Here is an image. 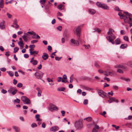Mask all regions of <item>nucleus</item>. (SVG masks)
<instances>
[{
  "label": "nucleus",
  "mask_w": 132,
  "mask_h": 132,
  "mask_svg": "<svg viewBox=\"0 0 132 132\" xmlns=\"http://www.w3.org/2000/svg\"><path fill=\"white\" fill-rule=\"evenodd\" d=\"M124 13L126 15H125L122 14L120 12L119 13L118 15L119 16L121 19H123L125 22L129 23L131 21L132 15L131 14L127 12H124Z\"/></svg>",
  "instance_id": "f257e3e1"
},
{
  "label": "nucleus",
  "mask_w": 132,
  "mask_h": 132,
  "mask_svg": "<svg viewBox=\"0 0 132 132\" xmlns=\"http://www.w3.org/2000/svg\"><path fill=\"white\" fill-rule=\"evenodd\" d=\"M75 126L78 129H80L83 128V126L82 123L79 120L76 121L75 123Z\"/></svg>",
  "instance_id": "f03ea898"
},
{
  "label": "nucleus",
  "mask_w": 132,
  "mask_h": 132,
  "mask_svg": "<svg viewBox=\"0 0 132 132\" xmlns=\"http://www.w3.org/2000/svg\"><path fill=\"white\" fill-rule=\"evenodd\" d=\"M106 38L109 42H111L113 44H114V40L116 38V37L114 35H112L111 36H108Z\"/></svg>",
  "instance_id": "7ed1b4c3"
},
{
  "label": "nucleus",
  "mask_w": 132,
  "mask_h": 132,
  "mask_svg": "<svg viewBox=\"0 0 132 132\" xmlns=\"http://www.w3.org/2000/svg\"><path fill=\"white\" fill-rule=\"evenodd\" d=\"M98 94L100 96L102 97H103V96L106 97L108 95L104 91H98Z\"/></svg>",
  "instance_id": "20e7f679"
},
{
  "label": "nucleus",
  "mask_w": 132,
  "mask_h": 132,
  "mask_svg": "<svg viewBox=\"0 0 132 132\" xmlns=\"http://www.w3.org/2000/svg\"><path fill=\"white\" fill-rule=\"evenodd\" d=\"M71 43L75 45L78 46L79 45V42L78 41L75 40L73 39H71L70 40Z\"/></svg>",
  "instance_id": "39448f33"
},
{
  "label": "nucleus",
  "mask_w": 132,
  "mask_h": 132,
  "mask_svg": "<svg viewBox=\"0 0 132 132\" xmlns=\"http://www.w3.org/2000/svg\"><path fill=\"white\" fill-rule=\"evenodd\" d=\"M81 88L83 90H93L94 89L92 88L89 87L87 86H81Z\"/></svg>",
  "instance_id": "423d86ee"
},
{
  "label": "nucleus",
  "mask_w": 132,
  "mask_h": 132,
  "mask_svg": "<svg viewBox=\"0 0 132 132\" xmlns=\"http://www.w3.org/2000/svg\"><path fill=\"white\" fill-rule=\"evenodd\" d=\"M43 73L41 72H37V76H36V78L38 79H41L42 78Z\"/></svg>",
  "instance_id": "0eeeda50"
},
{
  "label": "nucleus",
  "mask_w": 132,
  "mask_h": 132,
  "mask_svg": "<svg viewBox=\"0 0 132 132\" xmlns=\"http://www.w3.org/2000/svg\"><path fill=\"white\" fill-rule=\"evenodd\" d=\"M28 34H29L31 35H33V36H32V38L35 39L36 38L35 37V36L36 35V34L35 32L33 31H32L31 32L28 31L27 32L26 35L28 36Z\"/></svg>",
  "instance_id": "6e6552de"
},
{
  "label": "nucleus",
  "mask_w": 132,
  "mask_h": 132,
  "mask_svg": "<svg viewBox=\"0 0 132 132\" xmlns=\"http://www.w3.org/2000/svg\"><path fill=\"white\" fill-rule=\"evenodd\" d=\"M101 7L104 10H109V7L105 4H102Z\"/></svg>",
  "instance_id": "1a4fd4ad"
},
{
  "label": "nucleus",
  "mask_w": 132,
  "mask_h": 132,
  "mask_svg": "<svg viewBox=\"0 0 132 132\" xmlns=\"http://www.w3.org/2000/svg\"><path fill=\"white\" fill-rule=\"evenodd\" d=\"M76 31V33L77 36H78V35L80 34V26H78L77 28H75L74 29Z\"/></svg>",
  "instance_id": "9d476101"
},
{
  "label": "nucleus",
  "mask_w": 132,
  "mask_h": 132,
  "mask_svg": "<svg viewBox=\"0 0 132 132\" xmlns=\"http://www.w3.org/2000/svg\"><path fill=\"white\" fill-rule=\"evenodd\" d=\"M42 57L44 60H46L48 57V54L46 53H44L42 56Z\"/></svg>",
  "instance_id": "9b49d317"
},
{
  "label": "nucleus",
  "mask_w": 132,
  "mask_h": 132,
  "mask_svg": "<svg viewBox=\"0 0 132 132\" xmlns=\"http://www.w3.org/2000/svg\"><path fill=\"white\" fill-rule=\"evenodd\" d=\"M59 129V127H58L55 126L52 127L50 128V130L51 131H55Z\"/></svg>",
  "instance_id": "f8f14e48"
},
{
  "label": "nucleus",
  "mask_w": 132,
  "mask_h": 132,
  "mask_svg": "<svg viewBox=\"0 0 132 132\" xmlns=\"http://www.w3.org/2000/svg\"><path fill=\"white\" fill-rule=\"evenodd\" d=\"M113 71H108V70H107L104 72V75L108 76L110 75L111 73H113Z\"/></svg>",
  "instance_id": "ddd939ff"
},
{
  "label": "nucleus",
  "mask_w": 132,
  "mask_h": 132,
  "mask_svg": "<svg viewBox=\"0 0 132 132\" xmlns=\"http://www.w3.org/2000/svg\"><path fill=\"white\" fill-rule=\"evenodd\" d=\"M57 8L58 9L62 10L64 9V6L63 4H60L57 6Z\"/></svg>",
  "instance_id": "4468645a"
},
{
  "label": "nucleus",
  "mask_w": 132,
  "mask_h": 132,
  "mask_svg": "<svg viewBox=\"0 0 132 132\" xmlns=\"http://www.w3.org/2000/svg\"><path fill=\"white\" fill-rule=\"evenodd\" d=\"M26 100V101L23 103L24 104H30L31 102L29 98L27 97Z\"/></svg>",
  "instance_id": "2eb2a0df"
},
{
  "label": "nucleus",
  "mask_w": 132,
  "mask_h": 132,
  "mask_svg": "<svg viewBox=\"0 0 132 132\" xmlns=\"http://www.w3.org/2000/svg\"><path fill=\"white\" fill-rule=\"evenodd\" d=\"M0 28L2 29L5 28V27L4 25V22H2L0 23Z\"/></svg>",
  "instance_id": "dca6fc26"
},
{
  "label": "nucleus",
  "mask_w": 132,
  "mask_h": 132,
  "mask_svg": "<svg viewBox=\"0 0 132 132\" xmlns=\"http://www.w3.org/2000/svg\"><path fill=\"white\" fill-rule=\"evenodd\" d=\"M12 128L15 130V132H19L20 129L18 127L15 126H13L12 127Z\"/></svg>",
  "instance_id": "f3484780"
},
{
  "label": "nucleus",
  "mask_w": 132,
  "mask_h": 132,
  "mask_svg": "<svg viewBox=\"0 0 132 132\" xmlns=\"http://www.w3.org/2000/svg\"><path fill=\"white\" fill-rule=\"evenodd\" d=\"M88 12L89 13L93 14L95 13V10L93 9H89L88 10Z\"/></svg>",
  "instance_id": "a211bd4d"
},
{
  "label": "nucleus",
  "mask_w": 132,
  "mask_h": 132,
  "mask_svg": "<svg viewBox=\"0 0 132 132\" xmlns=\"http://www.w3.org/2000/svg\"><path fill=\"white\" fill-rule=\"evenodd\" d=\"M38 51H33L30 52V55H34L37 54L38 53Z\"/></svg>",
  "instance_id": "6ab92c4d"
},
{
  "label": "nucleus",
  "mask_w": 132,
  "mask_h": 132,
  "mask_svg": "<svg viewBox=\"0 0 132 132\" xmlns=\"http://www.w3.org/2000/svg\"><path fill=\"white\" fill-rule=\"evenodd\" d=\"M114 32V30L110 28L109 29V31L108 32V35H111L112 34L113 32Z\"/></svg>",
  "instance_id": "aec40b11"
},
{
  "label": "nucleus",
  "mask_w": 132,
  "mask_h": 132,
  "mask_svg": "<svg viewBox=\"0 0 132 132\" xmlns=\"http://www.w3.org/2000/svg\"><path fill=\"white\" fill-rule=\"evenodd\" d=\"M4 3L3 0H1L0 2V7L3 8L4 7Z\"/></svg>",
  "instance_id": "412c9836"
},
{
  "label": "nucleus",
  "mask_w": 132,
  "mask_h": 132,
  "mask_svg": "<svg viewBox=\"0 0 132 132\" xmlns=\"http://www.w3.org/2000/svg\"><path fill=\"white\" fill-rule=\"evenodd\" d=\"M114 67L116 68H125L123 66L120 65V64L115 65L114 66Z\"/></svg>",
  "instance_id": "4be33fe9"
},
{
  "label": "nucleus",
  "mask_w": 132,
  "mask_h": 132,
  "mask_svg": "<svg viewBox=\"0 0 132 132\" xmlns=\"http://www.w3.org/2000/svg\"><path fill=\"white\" fill-rule=\"evenodd\" d=\"M40 115L39 114H36L35 116V118H36V120L38 121H41V119H40L39 117H40Z\"/></svg>",
  "instance_id": "5701e85b"
},
{
  "label": "nucleus",
  "mask_w": 132,
  "mask_h": 132,
  "mask_svg": "<svg viewBox=\"0 0 132 132\" xmlns=\"http://www.w3.org/2000/svg\"><path fill=\"white\" fill-rule=\"evenodd\" d=\"M115 42H116V44H120V40L119 38H117L115 40Z\"/></svg>",
  "instance_id": "b1692460"
},
{
  "label": "nucleus",
  "mask_w": 132,
  "mask_h": 132,
  "mask_svg": "<svg viewBox=\"0 0 132 132\" xmlns=\"http://www.w3.org/2000/svg\"><path fill=\"white\" fill-rule=\"evenodd\" d=\"M22 38L25 42H27L28 40V38L26 35L22 36Z\"/></svg>",
  "instance_id": "393cba45"
},
{
  "label": "nucleus",
  "mask_w": 132,
  "mask_h": 132,
  "mask_svg": "<svg viewBox=\"0 0 132 132\" xmlns=\"http://www.w3.org/2000/svg\"><path fill=\"white\" fill-rule=\"evenodd\" d=\"M127 46V45L126 44H122L120 46V48H126Z\"/></svg>",
  "instance_id": "a878e982"
},
{
  "label": "nucleus",
  "mask_w": 132,
  "mask_h": 132,
  "mask_svg": "<svg viewBox=\"0 0 132 132\" xmlns=\"http://www.w3.org/2000/svg\"><path fill=\"white\" fill-rule=\"evenodd\" d=\"M85 119H86L88 122H90L92 120V118L91 117H89L85 118L84 120H85Z\"/></svg>",
  "instance_id": "bb28decb"
},
{
  "label": "nucleus",
  "mask_w": 132,
  "mask_h": 132,
  "mask_svg": "<svg viewBox=\"0 0 132 132\" xmlns=\"http://www.w3.org/2000/svg\"><path fill=\"white\" fill-rule=\"evenodd\" d=\"M115 100V98L114 97H112L111 98H110L109 100H108V101L109 103H110L112 102L113 101H114Z\"/></svg>",
  "instance_id": "cd10ccee"
},
{
  "label": "nucleus",
  "mask_w": 132,
  "mask_h": 132,
  "mask_svg": "<svg viewBox=\"0 0 132 132\" xmlns=\"http://www.w3.org/2000/svg\"><path fill=\"white\" fill-rule=\"evenodd\" d=\"M19 47H15L14 49V53H16L19 50Z\"/></svg>",
  "instance_id": "c85d7f7f"
},
{
  "label": "nucleus",
  "mask_w": 132,
  "mask_h": 132,
  "mask_svg": "<svg viewBox=\"0 0 132 132\" xmlns=\"http://www.w3.org/2000/svg\"><path fill=\"white\" fill-rule=\"evenodd\" d=\"M27 97L24 96H22L21 97V100L23 101V103H24V102L26 101V99Z\"/></svg>",
  "instance_id": "c756f323"
},
{
  "label": "nucleus",
  "mask_w": 132,
  "mask_h": 132,
  "mask_svg": "<svg viewBox=\"0 0 132 132\" xmlns=\"http://www.w3.org/2000/svg\"><path fill=\"white\" fill-rule=\"evenodd\" d=\"M102 4L100 2H97L96 3V5L98 7H101Z\"/></svg>",
  "instance_id": "7c9ffc66"
},
{
  "label": "nucleus",
  "mask_w": 132,
  "mask_h": 132,
  "mask_svg": "<svg viewBox=\"0 0 132 132\" xmlns=\"http://www.w3.org/2000/svg\"><path fill=\"white\" fill-rule=\"evenodd\" d=\"M113 88L114 90H117L119 89V87L118 86L116 85H114L113 86Z\"/></svg>",
  "instance_id": "2f4dec72"
},
{
  "label": "nucleus",
  "mask_w": 132,
  "mask_h": 132,
  "mask_svg": "<svg viewBox=\"0 0 132 132\" xmlns=\"http://www.w3.org/2000/svg\"><path fill=\"white\" fill-rule=\"evenodd\" d=\"M31 126L32 128H34L35 127H36L37 126V125L36 123H34L32 124Z\"/></svg>",
  "instance_id": "473e14b6"
},
{
  "label": "nucleus",
  "mask_w": 132,
  "mask_h": 132,
  "mask_svg": "<svg viewBox=\"0 0 132 132\" xmlns=\"http://www.w3.org/2000/svg\"><path fill=\"white\" fill-rule=\"evenodd\" d=\"M65 88L64 87L59 88L57 89L58 91H64Z\"/></svg>",
  "instance_id": "72a5a7b5"
},
{
  "label": "nucleus",
  "mask_w": 132,
  "mask_h": 132,
  "mask_svg": "<svg viewBox=\"0 0 132 132\" xmlns=\"http://www.w3.org/2000/svg\"><path fill=\"white\" fill-rule=\"evenodd\" d=\"M37 60H34L33 61L32 63H31L32 64L34 65H36L37 63Z\"/></svg>",
  "instance_id": "f704fd0d"
},
{
  "label": "nucleus",
  "mask_w": 132,
  "mask_h": 132,
  "mask_svg": "<svg viewBox=\"0 0 132 132\" xmlns=\"http://www.w3.org/2000/svg\"><path fill=\"white\" fill-rule=\"evenodd\" d=\"M53 109L54 110H55V111H57L59 110V108L56 106H53Z\"/></svg>",
  "instance_id": "c9c22d12"
},
{
  "label": "nucleus",
  "mask_w": 132,
  "mask_h": 132,
  "mask_svg": "<svg viewBox=\"0 0 132 132\" xmlns=\"http://www.w3.org/2000/svg\"><path fill=\"white\" fill-rule=\"evenodd\" d=\"M18 44L19 46H23L24 44L22 42H18Z\"/></svg>",
  "instance_id": "e433bc0d"
},
{
  "label": "nucleus",
  "mask_w": 132,
  "mask_h": 132,
  "mask_svg": "<svg viewBox=\"0 0 132 132\" xmlns=\"http://www.w3.org/2000/svg\"><path fill=\"white\" fill-rule=\"evenodd\" d=\"M46 1V0H40V1L39 2L41 4H44Z\"/></svg>",
  "instance_id": "4c0bfd02"
},
{
  "label": "nucleus",
  "mask_w": 132,
  "mask_h": 132,
  "mask_svg": "<svg viewBox=\"0 0 132 132\" xmlns=\"http://www.w3.org/2000/svg\"><path fill=\"white\" fill-rule=\"evenodd\" d=\"M94 32H99L101 31V30L98 28H95L94 29Z\"/></svg>",
  "instance_id": "58836bf2"
},
{
  "label": "nucleus",
  "mask_w": 132,
  "mask_h": 132,
  "mask_svg": "<svg viewBox=\"0 0 132 132\" xmlns=\"http://www.w3.org/2000/svg\"><path fill=\"white\" fill-rule=\"evenodd\" d=\"M127 64L128 65L132 66V61H128L127 63Z\"/></svg>",
  "instance_id": "ea45409f"
},
{
  "label": "nucleus",
  "mask_w": 132,
  "mask_h": 132,
  "mask_svg": "<svg viewBox=\"0 0 132 132\" xmlns=\"http://www.w3.org/2000/svg\"><path fill=\"white\" fill-rule=\"evenodd\" d=\"M63 16L62 14L60 12H58L57 14V17H58L59 16Z\"/></svg>",
  "instance_id": "a19ab883"
},
{
  "label": "nucleus",
  "mask_w": 132,
  "mask_h": 132,
  "mask_svg": "<svg viewBox=\"0 0 132 132\" xmlns=\"http://www.w3.org/2000/svg\"><path fill=\"white\" fill-rule=\"evenodd\" d=\"M62 27L61 26H59L58 27H57L56 28L59 31H61L62 29Z\"/></svg>",
  "instance_id": "79ce46f5"
},
{
  "label": "nucleus",
  "mask_w": 132,
  "mask_h": 132,
  "mask_svg": "<svg viewBox=\"0 0 132 132\" xmlns=\"http://www.w3.org/2000/svg\"><path fill=\"white\" fill-rule=\"evenodd\" d=\"M123 38L126 41L128 42V37L127 36H124Z\"/></svg>",
  "instance_id": "37998d69"
},
{
  "label": "nucleus",
  "mask_w": 132,
  "mask_h": 132,
  "mask_svg": "<svg viewBox=\"0 0 132 132\" xmlns=\"http://www.w3.org/2000/svg\"><path fill=\"white\" fill-rule=\"evenodd\" d=\"M8 73L9 75L11 77H12L13 76V73L12 71H9V72Z\"/></svg>",
  "instance_id": "c03bdc74"
},
{
  "label": "nucleus",
  "mask_w": 132,
  "mask_h": 132,
  "mask_svg": "<svg viewBox=\"0 0 132 132\" xmlns=\"http://www.w3.org/2000/svg\"><path fill=\"white\" fill-rule=\"evenodd\" d=\"M88 103V100H87V99H85L84 100L83 103L85 105H86Z\"/></svg>",
  "instance_id": "a18cd8bd"
},
{
  "label": "nucleus",
  "mask_w": 132,
  "mask_h": 132,
  "mask_svg": "<svg viewBox=\"0 0 132 132\" xmlns=\"http://www.w3.org/2000/svg\"><path fill=\"white\" fill-rule=\"evenodd\" d=\"M22 85H23L22 83H18L17 85V87H18L20 88V87H22Z\"/></svg>",
  "instance_id": "49530a36"
},
{
  "label": "nucleus",
  "mask_w": 132,
  "mask_h": 132,
  "mask_svg": "<svg viewBox=\"0 0 132 132\" xmlns=\"http://www.w3.org/2000/svg\"><path fill=\"white\" fill-rule=\"evenodd\" d=\"M14 102L17 103H19L20 102V100L18 98H17L16 99L14 100Z\"/></svg>",
  "instance_id": "de8ad7c7"
},
{
  "label": "nucleus",
  "mask_w": 132,
  "mask_h": 132,
  "mask_svg": "<svg viewBox=\"0 0 132 132\" xmlns=\"http://www.w3.org/2000/svg\"><path fill=\"white\" fill-rule=\"evenodd\" d=\"M38 42V40H33L31 41V44H33L36 43Z\"/></svg>",
  "instance_id": "09e8293b"
},
{
  "label": "nucleus",
  "mask_w": 132,
  "mask_h": 132,
  "mask_svg": "<svg viewBox=\"0 0 132 132\" xmlns=\"http://www.w3.org/2000/svg\"><path fill=\"white\" fill-rule=\"evenodd\" d=\"M132 118V116L130 115L128 116V118H125V119L126 120H129Z\"/></svg>",
  "instance_id": "8fccbe9b"
},
{
  "label": "nucleus",
  "mask_w": 132,
  "mask_h": 132,
  "mask_svg": "<svg viewBox=\"0 0 132 132\" xmlns=\"http://www.w3.org/2000/svg\"><path fill=\"white\" fill-rule=\"evenodd\" d=\"M7 15L8 17L9 18H11L12 16V15H11L8 13H7Z\"/></svg>",
  "instance_id": "3c124183"
},
{
  "label": "nucleus",
  "mask_w": 132,
  "mask_h": 132,
  "mask_svg": "<svg viewBox=\"0 0 132 132\" xmlns=\"http://www.w3.org/2000/svg\"><path fill=\"white\" fill-rule=\"evenodd\" d=\"M94 128H95L96 129H98L100 128V127L98 125H95L94 127Z\"/></svg>",
  "instance_id": "603ef678"
},
{
  "label": "nucleus",
  "mask_w": 132,
  "mask_h": 132,
  "mask_svg": "<svg viewBox=\"0 0 132 132\" xmlns=\"http://www.w3.org/2000/svg\"><path fill=\"white\" fill-rule=\"evenodd\" d=\"M47 48L48 50L50 51H51L52 50V47L50 45L48 46Z\"/></svg>",
  "instance_id": "864d4df0"
},
{
  "label": "nucleus",
  "mask_w": 132,
  "mask_h": 132,
  "mask_svg": "<svg viewBox=\"0 0 132 132\" xmlns=\"http://www.w3.org/2000/svg\"><path fill=\"white\" fill-rule=\"evenodd\" d=\"M112 126L113 127L115 128L116 129H118V128H119V126H117L116 125H112Z\"/></svg>",
  "instance_id": "5fc2aeb1"
},
{
  "label": "nucleus",
  "mask_w": 132,
  "mask_h": 132,
  "mask_svg": "<svg viewBox=\"0 0 132 132\" xmlns=\"http://www.w3.org/2000/svg\"><path fill=\"white\" fill-rule=\"evenodd\" d=\"M117 71L118 72H119V73H123V71L121 70V69H118L117 70Z\"/></svg>",
  "instance_id": "6e6d98bb"
},
{
  "label": "nucleus",
  "mask_w": 132,
  "mask_h": 132,
  "mask_svg": "<svg viewBox=\"0 0 132 132\" xmlns=\"http://www.w3.org/2000/svg\"><path fill=\"white\" fill-rule=\"evenodd\" d=\"M17 20L16 19H15L14 21L13 22V24L15 25H16L17 24Z\"/></svg>",
  "instance_id": "4d7b16f0"
},
{
  "label": "nucleus",
  "mask_w": 132,
  "mask_h": 132,
  "mask_svg": "<svg viewBox=\"0 0 132 132\" xmlns=\"http://www.w3.org/2000/svg\"><path fill=\"white\" fill-rule=\"evenodd\" d=\"M62 79V78L61 77H59L57 78V81L58 82L61 81Z\"/></svg>",
  "instance_id": "13d9d810"
},
{
  "label": "nucleus",
  "mask_w": 132,
  "mask_h": 132,
  "mask_svg": "<svg viewBox=\"0 0 132 132\" xmlns=\"http://www.w3.org/2000/svg\"><path fill=\"white\" fill-rule=\"evenodd\" d=\"M61 57L59 58L58 57L55 56V59L56 60L59 61L61 59Z\"/></svg>",
  "instance_id": "bf43d9fd"
},
{
  "label": "nucleus",
  "mask_w": 132,
  "mask_h": 132,
  "mask_svg": "<svg viewBox=\"0 0 132 132\" xmlns=\"http://www.w3.org/2000/svg\"><path fill=\"white\" fill-rule=\"evenodd\" d=\"M61 112L62 114V115L63 116H64L65 115V111H64L62 110L61 111Z\"/></svg>",
  "instance_id": "052dcab7"
},
{
  "label": "nucleus",
  "mask_w": 132,
  "mask_h": 132,
  "mask_svg": "<svg viewBox=\"0 0 132 132\" xmlns=\"http://www.w3.org/2000/svg\"><path fill=\"white\" fill-rule=\"evenodd\" d=\"M49 110L51 111H52V112L53 111V110H54L53 109V107H52V106L50 107L49 108Z\"/></svg>",
  "instance_id": "680f3d73"
},
{
  "label": "nucleus",
  "mask_w": 132,
  "mask_h": 132,
  "mask_svg": "<svg viewBox=\"0 0 132 132\" xmlns=\"http://www.w3.org/2000/svg\"><path fill=\"white\" fill-rule=\"evenodd\" d=\"M0 70L4 72L6 71V69L5 68H1Z\"/></svg>",
  "instance_id": "e2e57ef3"
},
{
  "label": "nucleus",
  "mask_w": 132,
  "mask_h": 132,
  "mask_svg": "<svg viewBox=\"0 0 132 132\" xmlns=\"http://www.w3.org/2000/svg\"><path fill=\"white\" fill-rule=\"evenodd\" d=\"M92 132H98L97 130H96L95 128H93L92 130Z\"/></svg>",
  "instance_id": "0e129e2a"
},
{
  "label": "nucleus",
  "mask_w": 132,
  "mask_h": 132,
  "mask_svg": "<svg viewBox=\"0 0 132 132\" xmlns=\"http://www.w3.org/2000/svg\"><path fill=\"white\" fill-rule=\"evenodd\" d=\"M17 80L15 79H14L13 81V84L14 85H16L17 84Z\"/></svg>",
  "instance_id": "69168bd1"
},
{
  "label": "nucleus",
  "mask_w": 132,
  "mask_h": 132,
  "mask_svg": "<svg viewBox=\"0 0 132 132\" xmlns=\"http://www.w3.org/2000/svg\"><path fill=\"white\" fill-rule=\"evenodd\" d=\"M63 79H67V77L66 75H64L63 76Z\"/></svg>",
  "instance_id": "338daca9"
},
{
  "label": "nucleus",
  "mask_w": 132,
  "mask_h": 132,
  "mask_svg": "<svg viewBox=\"0 0 132 132\" xmlns=\"http://www.w3.org/2000/svg\"><path fill=\"white\" fill-rule=\"evenodd\" d=\"M52 5V4L50 2H49L48 4L47 5V6H48V7H49L51 6Z\"/></svg>",
  "instance_id": "774afa93"
}]
</instances>
